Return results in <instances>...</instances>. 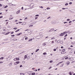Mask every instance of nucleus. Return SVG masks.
<instances>
[{"label":"nucleus","instance_id":"36","mask_svg":"<svg viewBox=\"0 0 75 75\" xmlns=\"http://www.w3.org/2000/svg\"><path fill=\"white\" fill-rule=\"evenodd\" d=\"M75 43V42H72L71 43V44H74Z\"/></svg>","mask_w":75,"mask_h":75},{"label":"nucleus","instance_id":"29","mask_svg":"<svg viewBox=\"0 0 75 75\" xmlns=\"http://www.w3.org/2000/svg\"><path fill=\"white\" fill-rule=\"evenodd\" d=\"M17 28H13V30H17Z\"/></svg>","mask_w":75,"mask_h":75},{"label":"nucleus","instance_id":"60","mask_svg":"<svg viewBox=\"0 0 75 75\" xmlns=\"http://www.w3.org/2000/svg\"><path fill=\"white\" fill-rule=\"evenodd\" d=\"M72 23V21H70L69 22V23Z\"/></svg>","mask_w":75,"mask_h":75},{"label":"nucleus","instance_id":"35","mask_svg":"<svg viewBox=\"0 0 75 75\" xmlns=\"http://www.w3.org/2000/svg\"><path fill=\"white\" fill-rule=\"evenodd\" d=\"M52 61H53L52 60H51V61H50V63H52Z\"/></svg>","mask_w":75,"mask_h":75},{"label":"nucleus","instance_id":"50","mask_svg":"<svg viewBox=\"0 0 75 75\" xmlns=\"http://www.w3.org/2000/svg\"><path fill=\"white\" fill-rule=\"evenodd\" d=\"M13 33H14V32H12L11 33V34H12Z\"/></svg>","mask_w":75,"mask_h":75},{"label":"nucleus","instance_id":"47","mask_svg":"<svg viewBox=\"0 0 75 75\" xmlns=\"http://www.w3.org/2000/svg\"><path fill=\"white\" fill-rule=\"evenodd\" d=\"M28 39V37H26V38H25V40H27Z\"/></svg>","mask_w":75,"mask_h":75},{"label":"nucleus","instance_id":"25","mask_svg":"<svg viewBox=\"0 0 75 75\" xmlns=\"http://www.w3.org/2000/svg\"><path fill=\"white\" fill-rule=\"evenodd\" d=\"M65 6H68V3H66L65 4Z\"/></svg>","mask_w":75,"mask_h":75},{"label":"nucleus","instance_id":"59","mask_svg":"<svg viewBox=\"0 0 75 75\" xmlns=\"http://www.w3.org/2000/svg\"><path fill=\"white\" fill-rule=\"evenodd\" d=\"M37 18H38V17H36L35 18V20H36V19H37Z\"/></svg>","mask_w":75,"mask_h":75},{"label":"nucleus","instance_id":"39","mask_svg":"<svg viewBox=\"0 0 75 75\" xmlns=\"http://www.w3.org/2000/svg\"><path fill=\"white\" fill-rule=\"evenodd\" d=\"M67 21H70V19H67Z\"/></svg>","mask_w":75,"mask_h":75},{"label":"nucleus","instance_id":"42","mask_svg":"<svg viewBox=\"0 0 75 75\" xmlns=\"http://www.w3.org/2000/svg\"><path fill=\"white\" fill-rule=\"evenodd\" d=\"M53 51H56V49H54V50H53Z\"/></svg>","mask_w":75,"mask_h":75},{"label":"nucleus","instance_id":"46","mask_svg":"<svg viewBox=\"0 0 75 75\" xmlns=\"http://www.w3.org/2000/svg\"><path fill=\"white\" fill-rule=\"evenodd\" d=\"M63 52H64V51H65V49H63L62 50Z\"/></svg>","mask_w":75,"mask_h":75},{"label":"nucleus","instance_id":"37","mask_svg":"<svg viewBox=\"0 0 75 75\" xmlns=\"http://www.w3.org/2000/svg\"><path fill=\"white\" fill-rule=\"evenodd\" d=\"M7 40H8V39H4V41H7Z\"/></svg>","mask_w":75,"mask_h":75},{"label":"nucleus","instance_id":"19","mask_svg":"<svg viewBox=\"0 0 75 75\" xmlns=\"http://www.w3.org/2000/svg\"><path fill=\"white\" fill-rule=\"evenodd\" d=\"M33 40V39H30L29 40V41H31Z\"/></svg>","mask_w":75,"mask_h":75},{"label":"nucleus","instance_id":"44","mask_svg":"<svg viewBox=\"0 0 75 75\" xmlns=\"http://www.w3.org/2000/svg\"><path fill=\"white\" fill-rule=\"evenodd\" d=\"M43 45H44V46L46 45V44H45V43H43Z\"/></svg>","mask_w":75,"mask_h":75},{"label":"nucleus","instance_id":"40","mask_svg":"<svg viewBox=\"0 0 75 75\" xmlns=\"http://www.w3.org/2000/svg\"><path fill=\"white\" fill-rule=\"evenodd\" d=\"M39 7L41 8H43V7L42 6H39Z\"/></svg>","mask_w":75,"mask_h":75},{"label":"nucleus","instance_id":"7","mask_svg":"<svg viewBox=\"0 0 75 75\" xmlns=\"http://www.w3.org/2000/svg\"><path fill=\"white\" fill-rule=\"evenodd\" d=\"M20 10H19L17 12V14H19L20 13Z\"/></svg>","mask_w":75,"mask_h":75},{"label":"nucleus","instance_id":"61","mask_svg":"<svg viewBox=\"0 0 75 75\" xmlns=\"http://www.w3.org/2000/svg\"><path fill=\"white\" fill-rule=\"evenodd\" d=\"M66 32H67V33H68L69 32V31H68Z\"/></svg>","mask_w":75,"mask_h":75},{"label":"nucleus","instance_id":"32","mask_svg":"<svg viewBox=\"0 0 75 75\" xmlns=\"http://www.w3.org/2000/svg\"><path fill=\"white\" fill-rule=\"evenodd\" d=\"M38 16H39V15L38 14V15H36L35 16V17H38Z\"/></svg>","mask_w":75,"mask_h":75},{"label":"nucleus","instance_id":"54","mask_svg":"<svg viewBox=\"0 0 75 75\" xmlns=\"http://www.w3.org/2000/svg\"><path fill=\"white\" fill-rule=\"evenodd\" d=\"M22 67H23V66L22 65H21L20 66V68Z\"/></svg>","mask_w":75,"mask_h":75},{"label":"nucleus","instance_id":"26","mask_svg":"<svg viewBox=\"0 0 75 75\" xmlns=\"http://www.w3.org/2000/svg\"><path fill=\"white\" fill-rule=\"evenodd\" d=\"M43 55H47V53L46 52H44L43 53Z\"/></svg>","mask_w":75,"mask_h":75},{"label":"nucleus","instance_id":"20","mask_svg":"<svg viewBox=\"0 0 75 75\" xmlns=\"http://www.w3.org/2000/svg\"><path fill=\"white\" fill-rule=\"evenodd\" d=\"M9 66H11L12 65V63H11L9 65Z\"/></svg>","mask_w":75,"mask_h":75},{"label":"nucleus","instance_id":"43","mask_svg":"<svg viewBox=\"0 0 75 75\" xmlns=\"http://www.w3.org/2000/svg\"><path fill=\"white\" fill-rule=\"evenodd\" d=\"M14 36H15V35H11V37H14Z\"/></svg>","mask_w":75,"mask_h":75},{"label":"nucleus","instance_id":"8","mask_svg":"<svg viewBox=\"0 0 75 75\" xmlns=\"http://www.w3.org/2000/svg\"><path fill=\"white\" fill-rule=\"evenodd\" d=\"M65 53H66V52H63H63H61V53L62 54H65Z\"/></svg>","mask_w":75,"mask_h":75},{"label":"nucleus","instance_id":"14","mask_svg":"<svg viewBox=\"0 0 75 75\" xmlns=\"http://www.w3.org/2000/svg\"><path fill=\"white\" fill-rule=\"evenodd\" d=\"M10 33V32H8L7 33H6V34H5V35H8V34H9Z\"/></svg>","mask_w":75,"mask_h":75},{"label":"nucleus","instance_id":"15","mask_svg":"<svg viewBox=\"0 0 75 75\" xmlns=\"http://www.w3.org/2000/svg\"><path fill=\"white\" fill-rule=\"evenodd\" d=\"M61 40H58L57 42V43H59V42H60V41Z\"/></svg>","mask_w":75,"mask_h":75},{"label":"nucleus","instance_id":"13","mask_svg":"<svg viewBox=\"0 0 75 75\" xmlns=\"http://www.w3.org/2000/svg\"><path fill=\"white\" fill-rule=\"evenodd\" d=\"M13 18H14L13 17H12V18L10 17L9 18V20H12V19H13Z\"/></svg>","mask_w":75,"mask_h":75},{"label":"nucleus","instance_id":"49","mask_svg":"<svg viewBox=\"0 0 75 75\" xmlns=\"http://www.w3.org/2000/svg\"><path fill=\"white\" fill-rule=\"evenodd\" d=\"M29 1H33V0H28Z\"/></svg>","mask_w":75,"mask_h":75},{"label":"nucleus","instance_id":"9","mask_svg":"<svg viewBox=\"0 0 75 75\" xmlns=\"http://www.w3.org/2000/svg\"><path fill=\"white\" fill-rule=\"evenodd\" d=\"M66 64H67V65H69V62H66Z\"/></svg>","mask_w":75,"mask_h":75},{"label":"nucleus","instance_id":"21","mask_svg":"<svg viewBox=\"0 0 75 75\" xmlns=\"http://www.w3.org/2000/svg\"><path fill=\"white\" fill-rule=\"evenodd\" d=\"M67 8H62V10H65V9H67Z\"/></svg>","mask_w":75,"mask_h":75},{"label":"nucleus","instance_id":"23","mask_svg":"<svg viewBox=\"0 0 75 75\" xmlns=\"http://www.w3.org/2000/svg\"><path fill=\"white\" fill-rule=\"evenodd\" d=\"M35 73H33L31 74V75H35Z\"/></svg>","mask_w":75,"mask_h":75},{"label":"nucleus","instance_id":"34","mask_svg":"<svg viewBox=\"0 0 75 75\" xmlns=\"http://www.w3.org/2000/svg\"><path fill=\"white\" fill-rule=\"evenodd\" d=\"M23 23V22H18V23L19 24H21V23Z\"/></svg>","mask_w":75,"mask_h":75},{"label":"nucleus","instance_id":"27","mask_svg":"<svg viewBox=\"0 0 75 75\" xmlns=\"http://www.w3.org/2000/svg\"><path fill=\"white\" fill-rule=\"evenodd\" d=\"M4 58L3 57H1L0 58V59H3Z\"/></svg>","mask_w":75,"mask_h":75},{"label":"nucleus","instance_id":"64","mask_svg":"<svg viewBox=\"0 0 75 75\" xmlns=\"http://www.w3.org/2000/svg\"><path fill=\"white\" fill-rule=\"evenodd\" d=\"M21 9H22V10H23V9H24V8H23V7H22V8H21Z\"/></svg>","mask_w":75,"mask_h":75},{"label":"nucleus","instance_id":"1","mask_svg":"<svg viewBox=\"0 0 75 75\" xmlns=\"http://www.w3.org/2000/svg\"><path fill=\"white\" fill-rule=\"evenodd\" d=\"M33 6H34V4L33 3H32L30 5V7H33Z\"/></svg>","mask_w":75,"mask_h":75},{"label":"nucleus","instance_id":"58","mask_svg":"<svg viewBox=\"0 0 75 75\" xmlns=\"http://www.w3.org/2000/svg\"><path fill=\"white\" fill-rule=\"evenodd\" d=\"M33 25H30L29 26V27H33Z\"/></svg>","mask_w":75,"mask_h":75},{"label":"nucleus","instance_id":"16","mask_svg":"<svg viewBox=\"0 0 75 75\" xmlns=\"http://www.w3.org/2000/svg\"><path fill=\"white\" fill-rule=\"evenodd\" d=\"M39 49H37L36 51H35V52H38V51H39Z\"/></svg>","mask_w":75,"mask_h":75},{"label":"nucleus","instance_id":"45","mask_svg":"<svg viewBox=\"0 0 75 75\" xmlns=\"http://www.w3.org/2000/svg\"><path fill=\"white\" fill-rule=\"evenodd\" d=\"M72 4V3L71 2L69 3V4Z\"/></svg>","mask_w":75,"mask_h":75},{"label":"nucleus","instance_id":"24","mask_svg":"<svg viewBox=\"0 0 75 75\" xmlns=\"http://www.w3.org/2000/svg\"><path fill=\"white\" fill-rule=\"evenodd\" d=\"M69 74L70 75H72V73L71 72H69Z\"/></svg>","mask_w":75,"mask_h":75},{"label":"nucleus","instance_id":"57","mask_svg":"<svg viewBox=\"0 0 75 75\" xmlns=\"http://www.w3.org/2000/svg\"><path fill=\"white\" fill-rule=\"evenodd\" d=\"M51 68H52V67H50L49 68V69H51Z\"/></svg>","mask_w":75,"mask_h":75},{"label":"nucleus","instance_id":"28","mask_svg":"<svg viewBox=\"0 0 75 75\" xmlns=\"http://www.w3.org/2000/svg\"><path fill=\"white\" fill-rule=\"evenodd\" d=\"M8 7V6H7V5H6L4 7V8H7V7Z\"/></svg>","mask_w":75,"mask_h":75},{"label":"nucleus","instance_id":"10","mask_svg":"<svg viewBox=\"0 0 75 75\" xmlns=\"http://www.w3.org/2000/svg\"><path fill=\"white\" fill-rule=\"evenodd\" d=\"M63 33V34L64 35H65V34H67V32H64Z\"/></svg>","mask_w":75,"mask_h":75},{"label":"nucleus","instance_id":"3","mask_svg":"<svg viewBox=\"0 0 75 75\" xmlns=\"http://www.w3.org/2000/svg\"><path fill=\"white\" fill-rule=\"evenodd\" d=\"M69 59L70 61H73L74 60V58H69Z\"/></svg>","mask_w":75,"mask_h":75},{"label":"nucleus","instance_id":"5","mask_svg":"<svg viewBox=\"0 0 75 75\" xmlns=\"http://www.w3.org/2000/svg\"><path fill=\"white\" fill-rule=\"evenodd\" d=\"M63 35H64V33H62L60 34V35H59V36L60 37H61V36H63Z\"/></svg>","mask_w":75,"mask_h":75},{"label":"nucleus","instance_id":"17","mask_svg":"<svg viewBox=\"0 0 75 75\" xmlns=\"http://www.w3.org/2000/svg\"><path fill=\"white\" fill-rule=\"evenodd\" d=\"M22 34V33H19L17 35H18V36L20 35H21V34Z\"/></svg>","mask_w":75,"mask_h":75},{"label":"nucleus","instance_id":"6","mask_svg":"<svg viewBox=\"0 0 75 75\" xmlns=\"http://www.w3.org/2000/svg\"><path fill=\"white\" fill-rule=\"evenodd\" d=\"M62 62H60L59 63H58L57 64H56V66H58V65H59V64H61V63H62Z\"/></svg>","mask_w":75,"mask_h":75},{"label":"nucleus","instance_id":"48","mask_svg":"<svg viewBox=\"0 0 75 75\" xmlns=\"http://www.w3.org/2000/svg\"><path fill=\"white\" fill-rule=\"evenodd\" d=\"M3 63V62H0V64H2Z\"/></svg>","mask_w":75,"mask_h":75},{"label":"nucleus","instance_id":"22","mask_svg":"<svg viewBox=\"0 0 75 75\" xmlns=\"http://www.w3.org/2000/svg\"><path fill=\"white\" fill-rule=\"evenodd\" d=\"M30 57L29 56L28 57H27V59H28V60L29 59H30Z\"/></svg>","mask_w":75,"mask_h":75},{"label":"nucleus","instance_id":"31","mask_svg":"<svg viewBox=\"0 0 75 75\" xmlns=\"http://www.w3.org/2000/svg\"><path fill=\"white\" fill-rule=\"evenodd\" d=\"M22 46L21 45L19 47V48H22Z\"/></svg>","mask_w":75,"mask_h":75},{"label":"nucleus","instance_id":"2","mask_svg":"<svg viewBox=\"0 0 75 75\" xmlns=\"http://www.w3.org/2000/svg\"><path fill=\"white\" fill-rule=\"evenodd\" d=\"M19 63H20V62H16L14 63V65H17V64H19Z\"/></svg>","mask_w":75,"mask_h":75},{"label":"nucleus","instance_id":"33","mask_svg":"<svg viewBox=\"0 0 75 75\" xmlns=\"http://www.w3.org/2000/svg\"><path fill=\"white\" fill-rule=\"evenodd\" d=\"M50 8L49 7H47V10H50Z\"/></svg>","mask_w":75,"mask_h":75},{"label":"nucleus","instance_id":"53","mask_svg":"<svg viewBox=\"0 0 75 75\" xmlns=\"http://www.w3.org/2000/svg\"><path fill=\"white\" fill-rule=\"evenodd\" d=\"M68 59V57H67L65 58V59Z\"/></svg>","mask_w":75,"mask_h":75},{"label":"nucleus","instance_id":"41","mask_svg":"<svg viewBox=\"0 0 75 75\" xmlns=\"http://www.w3.org/2000/svg\"><path fill=\"white\" fill-rule=\"evenodd\" d=\"M9 5H10V6H12V5H13V4H11V3H10L9 4Z\"/></svg>","mask_w":75,"mask_h":75},{"label":"nucleus","instance_id":"30","mask_svg":"<svg viewBox=\"0 0 75 75\" xmlns=\"http://www.w3.org/2000/svg\"><path fill=\"white\" fill-rule=\"evenodd\" d=\"M52 24H55V22H52L51 23Z\"/></svg>","mask_w":75,"mask_h":75},{"label":"nucleus","instance_id":"56","mask_svg":"<svg viewBox=\"0 0 75 75\" xmlns=\"http://www.w3.org/2000/svg\"><path fill=\"white\" fill-rule=\"evenodd\" d=\"M3 16H0V18H3Z\"/></svg>","mask_w":75,"mask_h":75},{"label":"nucleus","instance_id":"52","mask_svg":"<svg viewBox=\"0 0 75 75\" xmlns=\"http://www.w3.org/2000/svg\"><path fill=\"white\" fill-rule=\"evenodd\" d=\"M13 38H11L10 40L11 41V40H13Z\"/></svg>","mask_w":75,"mask_h":75},{"label":"nucleus","instance_id":"12","mask_svg":"<svg viewBox=\"0 0 75 75\" xmlns=\"http://www.w3.org/2000/svg\"><path fill=\"white\" fill-rule=\"evenodd\" d=\"M27 55H25V57H24V59H26V58H27Z\"/></svg>","mask_w":75,"mask_h":75},{"label":"nucleus","instance_id":"11","mask_svg":"<svg viewBox=\"0 0 75 75\" xmlns=\"http://www.w3.org/2000/svg\"><path fill=\"white\" fill-rule=\"evenodd\" d=\"M16 60L17 61H18V60H19L20 59H19V58H18L17 57H16Z\"/></svg>","mask_w":75,"mask_h":75},{"label":"nucleus","instance_id":"62","mask_svg":"<svg viewBox=\"0 0 75 75\" xmlns=\"http://www.w3.org/2000/svg\"><path fill=\"white\" fill-rule=\"evenodd\" d=\"M14 61H16V59H13Z\"/></svg>","mask_w":75,"mask_h":75},{"label":"nucleus","instance_id":"63","mask_svg":"<svg viewBox=\"0 0 75 75\" xmlns=\"http://www.w3.org/2000/svg\"><path fill=\"white\" fill-rule=\"evenodd\" d=\"M38 71H40V69H38Z\"/></svg>","mask_w":75,"mask_h":75},{"label":"nucleus","instance_id":"4","mask_svg":"<svg viewBox=\"0 0 75 75\" xmlns=\"http://www.w3.org/2000/svg\"><path fill=\"white\" fill-rule=\"evenodd\" d=\"M53 30H54V29H51L49 30L48 32H51V31H53Z\"/></svg>","mask_w":75,"mask_h":75},{"label":"nucleus","instance_id":"55","mask_svg":"<svg viewBox=\"0 0 75 75\" xmlns=\"http://www.w3.org/2000/svg\"><path fill=\"white\" fill-rule=\"evenodd\" d=\"M68 23L67 22H64V24H66V23Z\"/></svg>","mask_w":75,"mask_h":75},{"label":"nucleus","instance_id":"38","mask_svg":"<svg viewBox=\"0 0 75 75\" xmlns=\"http://www.w3.org/2000/svg\"><path fill=\"white\" fill-rule=\"evenodd\" d=\"M68 35V34H67L64 36V37H66Z\"/></svg>","mask_w":75,"mask_h":75},{"label":"nucleus","instance_id":"51","mask_svg":"<svg viewBox=\"0 0 75 75\" xmlns=\"http://www.w3.org/2000/svg\"><path fill=\"white\" fill-rule=\"evenodd\" d=\"M51 18V17L49 16L47 18V19H49V18Z\"/></svg>","mask_w":75,"mask_h":75},{"label":"nucleus","instance_id":"18","mask_svg":"<svg viewBox=\"0 0 75 75\" xmlns=\"http://www.w3.org/2000/svg\"><path fill=\"white\" fill-rule=\"evenodd\" d=\"M20 31V29H18L16 31H15V32L16 33H17V32H18V31Z\"/></svg>","mask_w":75,"mask_h":75}]
</instances>
